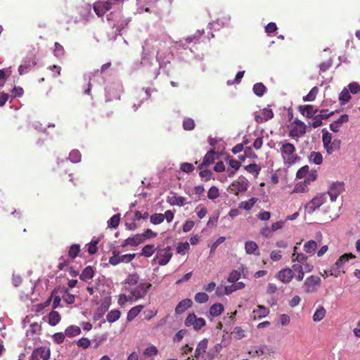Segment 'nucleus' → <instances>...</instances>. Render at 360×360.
Here are the masks:
<instances>
[{
	"label": "nucleus",
	"mask_w": 360,
	"mask_h": 360,
	"mask_svg": "<svg viewBox=\"0 0 360 360\" xmlns=\"http://www.w3.org/2000/svg\"><path fill=\"white\" fill-rule=\"evenodd\" d=\"M48 318H49V323L52 326L57 325L60 322V319H61L59 313L54 310L51 311L49 314Z\"/></svg>",
	"instance_id": "nucleus-32"
},
{
	"label": "nucleus",
	"mask_w": 360,
	"mask_h": 360,
	"mask_svg": "<svg viewBox=\"0 0 360 360\" xmlns=\"http://www.w3.org/2000/svg\"><path fill=\"white\" fill-rule=\"evenodd\" d=\"M54 55L56 57H60L64 54V49L58 42L55 43Z\"/></svg>",
	"instance_id": "nucleus-62"
},
{
	"label": "nucleus",
	"mask_w": 360,
	"mask_h": 360,
	"mask_svg": "<svg viewBox=\"0 0 360 360\" xmlns=\"http://www.w3.org/2000/svg\"><path fill=\"white\" fill-rule=\"evenodd\" d=\"M294 274V277L298 281H301L304 277V271H303V266L301 264L294 263L290 268Z\"/></svg>",
	"instance_id": "nucleus-24"
},
{
	"label": "nucleus",
	"mask_w": 360,
	"mask_h": 360,
	"mask_svg": "<svg viewBox=\"0 0 360 360\" xmlns=\"http://www.w3.org/2000/svg\"><path fill=\"white\" fill-rule=\"evenodd\" d=\"M98 243V240H91V241L86 245L88 247L87 251L89 255H94L98 251L97 244Z\"/></svg>",
	"instance_id": "nucleus-49"
},
{
	"label": "nucleus",
	"mask_w": 360,
	"mask_h": 360,
	"mask_svg": "<svg viewBox=\"0 0 360 360\" xmlns=\"http://www.w3.org/2000/svg\"><path fill=\"white\" fill-rule=\"evenodd\" d=\"M206 321L203 318H198L194 313H189L185 319L184 324L192 327L195 330H199L205 326Z\"/></svg>",
	"instance_id": "nucleus-9"
},
{
	"label": "nucleus",
	"mask_w": 360,
	"mask_h": 360,
	"mask_svg": "<svg viewBox=\"0 0 360 360\" xmlns=\"http://www.w3.org/2000/svg\"><path fill=\"white\" fill-rule=\"evenodd\" d=\"M165 216L162 213H155L150 216V221L155 225L160 224L164 221Z\"/></svg>",
	"instance_id": "nucleus-44"
},
{
	"label": "nucleus",
	"mask_w": 360,
	"mask_h": 360,
	"mask_svg": "<svg viewBox=\"0 0 360 360\" xmlns=\"http://www.w3.org/2000/svg\"><path fill=\"white\" fill-rule=\"evenodd\" d=\"M319 92V88L317 86H314L309 94L303 97L304 101H313L316 99V97Z\"/></svg>",
	"instance_id": "nucleus-43"
},
{
	"label": "nucleus",
	"mask_w": 360,
	"mask_h": 360,
	"mask_svg": "<svg viewBox=\"0 0 360 360\" xmlns=\"http://www.w3.org/2000/svg\"><path fill=\"white\" fill-rule=\"evenodd\" d=\"M155 250V248L154 245H146L142 248L141 255L144 256L146 257H149L153 255Z\"/></svg>",
	"instance_id": "nucleus-38"
},
{
	"label": "nucleus",
	"mask_w": 360,
	"mask_h": 360,
	"mask_svg": "<svg viewBox=\"0 0 360 360\" xmlns=\"http://www.w3.org/2000/svg\"><path fill=\"white\" fill-rule=\"evenodd\" d=\"M249 186L248 180L244 177H239L238 179L233 181L229 187L230 193L238 195L240 193L245 192Z\"/></svg>",
	"instance_id": "nucleus-8"
},
{
	"label": "nucleus",
	"mask_w": 360,
	"mask_h": 360,
	"mask_svg": "<svg viewBox=\"0 0 360 360\" xmlns=\"http://www.w3.org/2000/svg\"><path fill=\"white\" fill-rule=\"evenodd\" d=\"M65 334L63 333H56L53 335V341L56 344H61L65 340Z\"/></svg>",
	"instance_id": "nucleus-63"
},
{
	"label": "nucleus",
	"mask_w": 360,
	"mask_h": 360,
	"mask_svg": "<svg viewBox=\"0 0 360 360\" xmlns=\"http://www.w3.org/2000/svg\"><path fill=\"white\" fill-rule=\"evenodd\" d=\"M244 268L241 266L238 270H233L227 278L229 283H235L241 277V274L243 272Z\"/></svg>",
	"instance_id": "nucleus-28"
},
{
	"label": "nucleus",
	"mask_w": 360,
	"mask_h": 360,
	"mask_svg": "<svg viewBox=\"0 0 360 360\" xmlns=\"http://www.w3.org/2000/svg\"><path fill=\"white\" fill-rule=\"evenodd\" d=\"M90 344V340L86 338H82L77 341V345L83 349L88 348Z\"/></svg>",
	"instance_id": "nucleus-61"
},
{
	"label": "nucleus",
	"mask_w": 360,
	"mask_h": 360,
	"mask_svg": "<svg viewBox=\"0 0 360 360\" xmlns=\"http://www.w3.org/2000/svg\"><path fill=\"white\" fill-rule=\"evenodd\" d=\"M351 99V96L349 94V91L347 89H344L339 96V100L342 102V103L345 104L347 103Z\"/></svg>",
	"instance_id": "nucleus-51"
},
{
	"label": "nucleus",
	"mask_w": 360,
	"mask_h": 360,
	"mask_svg": "<svg viewBox=\"0 0 360 360\" xmlns=\"http://www.w3.org/2000/svg\"><path fill=\"white\" fill-rule=\"evenodd\" d=\"M298 110L300 113L309 118L314 117L319 111L317 108H314V105H300Z\"/></svg>",
	"instance_id": "nucleus-21"
},
{
	"label": "nucleus",
	"mask_w": 360,
	"mask_h": 360,
	"mask_svg": "<svg viewBox=\"0 0 360 360\" xmlns=\"http://www.w3.org/2000/svg\"><path fill=\"white\" fill-rule=\"evenodd\" d=\"M257 198H251L247 201H243L239 204V208L244 209L245 210H250L254 206V205L257 202Z\"/></svg>",
	"instance_id": "nucleus-36"
},
{
	"label": "nucleus",
	"mask_w": 360,
	"mask_h": 360,
	"mask_svg": "<svg viewBox=\"0 0 360 360\" xmlns=\"http://www.w3.org/2000/svg\"><path fill=\"white\" fill-rule=\"evenodd\" d=\"M269 313V310L263 305H258L257 309L253 311L254 319H262L266 316Z\"/></svg>",
	"instance_id": "nucleus-27"
},
{
	"label": "nucleus",
	"mask_w": 360,
	"mask_h": 360,
	"mask_svg": "<svg viewBox=\"0 0 360 360\" xmlns=\"http://www.w3.org/2000/svg\"><path fill=\"white\" fill-rule=\"evenodd\" d=\"M321 280L320 277L317 276H310L307 277L304 283L303 288L304 292L306 293H312L316 292L319 286L321 285Z\"/></svg>",
	"instance_id": "nucleus-6"
},
{
	"label": "nucleus",
	"mask_w": 360,
	"mask_h": 360,
	"mask_svg": "<svg viewBox=\"0 0 360 360\" xmlns=\"http://www.w3.org/2000/svg\"><path fill=\"white\" fill-rule=\"evenodd\" d=\"M80 333L81 329L79 326H70L65 330V335L70 338L77 336Z\"/></svg>",
	"instance_id": "nucleus-35"
},
{
	"label": "nucleus",
	"mask_w": 360,
	"mask_h": 360,
	"mask_svg": "<svg viewBox=\"0 0 360 360\" xmlns=\"http://www.w3.org/2000/svg\"><path fill=\"white\" fill-rule=\"evenodd\" d=\"M68 159L73 163H77L81 161V153L78 150H72L70 154Z\"/></svg>",
	"instance_id": "nucleus-47"
},
{
	"label": "nucleus",
	"mask_w": 360,
	"mask_h": 360,
	"mask_svg": "<svg viewBox=\"0 0 360 360\" xmlns=\"http://www.w3.org/2000/svg\"><path fill=\"white\" fill-rule=\"evenodd\" d=\"M310 181L309 179H305L304 181V184H297L294 189L295 192H304L305 190V187L307 184H309Z\"/></svg>",
	"instance_id": "nucleus-59"
},
{
	"label": "nucleus",
	"mask_w": 360,
	"mask_h": 360,
	"mask_svg": "<svg viewBox=\"0 0 360 360\" xmlns=\"http://www.w3.org/2000/svg\"><path fill=\"white\" fill-rule=\"evenodd\" d=\"M120 221V214H116L113 215L108 221V227H110L112 229H116Z\"/></svg>",
	"instance_id": "nucleus-45"
},
{
	"label": "nucleus",
	"mask_w": 360,
	"mask_h": 360,
	"mask_svg": "<svg viewBox=\"0 0 360 360\" xmlns=\"http://www.w3.org/2000/svg\"><path fill=\"white\" fill-rule=\"evenodd\" d=\"M307 259L308 257L307 255L302 252H300L299 254H296V257H292V262L295 263L297 262L298 264H302L304 263L306 261H307Z\"/></svg>",
	"instance_id": "nucleus-53"
},
{
	"label": "nucleus",
	"mask_w": 360,
	"mask_h": 360,
	"mask_svg": "<svg viewBox=\"0 0 360 360\" xmlns=\"http://www.w3.org/2000/svg\"><path fill=\"white\" fill-rule=\"evenodd\" d=\"M39 52L38 46H30L27 47L24 60L35 66L37 65V54Z\"/></svg>",
	"instance_id": "nucleus-16"
},
{
	"label": "nucleus",
	"mask_w": 360,
	"mask_h": 360,
	"mask_svg": "<svg viewBox=\"0 0 360 360\" xmlns=\"http://www.w3.org/2000/svg\"><path fill=\"white\" fill-rule=\"evenodd\" d=\"M142 236L143 242L147 238H155L157 236L158 233L153 232L151 229H147L144 231V233L140 234Z\"/></svg>",
	"instance_id": "nucleus-58"
},
{
	"label": "nucleus",
	"mask_w": 360,
	"mask_h": 360,
	"mask_svg": "<svg viewBox=\"0 0 360 360\" xmlns=\"http://www.w3.org/2000/svg\"><path fill=\"white\" fill-rule=\"evenodd\" d=\"M193 302L191 299L186 298L180 301L175 308V312L176 314H181L187 309L192 306Z\"/></svg>",
	"instance_id": "nucleus-23"
},
{
	"label": "nucleus",
	"mask_w": 360,
	"mask_h": 360,
	"mask_svg": "<svg viewBox=\"0 0 360 360\" xmlns=\"http://www.w3.org/2000/svg\"><path fill=\"white\" fill-rule=\"evenodd\" d=\"M280 145V153L285 165H291L300 160L292 143L285 141L281 142Z\"/></svg>",
	"instance_id": "nucleus-1"
},
{
	"label": "nucleus",
	"mask_w": 360,
	"mask_h": 360,
	"mask_svg": "<svg viewBox=\"0 0 360 360\" xmlns=\"http://www.w3.org/2000/svg\"><path fill=\"white\" fill-rule=\"evenodd\" d=\"M216 152L214 149L209 150L205 155L202 162L199 165V169H202L203 167H207L212 165L216 159Z\"/></svg>",
	"instance_id": "nucleus-22"
},
{
	"label": "nucleus",
	"mask_w": 360,
	"mask_h": 360,
	"mask_svg": "<svg viewBox=\"0 0 360 360\" xmlns=\"http://www.w3.org/2000/svg\"><path fill=\"white\" fill-rule=\"evenodd\" d=\"M355 257V255L352 253H345L340 256L330 269V275L338 277L340 274H344V264L349 262L350 259H354Z\"/></svg>",
	"instance_id": "nucleus-3"
},
{
	"label": "nucleus",
	"mask_w": 360,
	"mask_h": 360,
	"mask_svg": "<svg viewBox=\"0 0 360 360\" xmlns=\"http://www.w3.org/2000/svg\"><path fill=\"white\" fill-rule=\"evenodd\" d=\"M143 308V305H138L132 307L127 313V321H131L134 320Z\"/></svg>",
	"instance_id": "nucleus-31"
},
{
	"label": "nucleus",
	"mask_w": 360,
	"mask_h": 360,
	"mask_svg": "<svg viewBox=\"0 0 360 360\" xmlns=\"http://www.w3.org/2000/svg\"><path fill=\"white\" fill-rule=\"evenodd\" d=\"M309 161L316 165H321L323 161L322 155L319 152H311L309 155Z\"/></svg>",
	"instance_id": "nucleus-42"
},
{
	"label": "nucleus",
	"mask_w": 360,
	"mask_h": 360,
	"mask_svg": "<svg viewBox=\"0 0 360 360\" xmlns=\"http://www.w3.org/2000/svg\"><path fill=\"white\" fill-rule=\"evenodd\" d=\"M80 252V245L79 244L72 245L68 252L69 259L72 262Z\"/></svg>",
	"instance_id": "nucleus-29"
},
{
	"label": "nucleus",
	"mask_w": 360,
	"mask_h": 360,
	"mask_svg": "<svg viewBox=\"0 0 360 360\" xmlns=\"http://www.w3.org/2000/svg\"><path fill=\"white\" fill-rule=\"evenodd\" d=\"M94 275L95 270L94 267L91 266H88L82 270V274L79 275V278L83 281L87 282L88 281L93 278Z\"/></svg>",
	"instance_id": "nucleus-25"
},
{
	"label": "nucleus",
	"mask_w": 360,
	"mask_h": 360,
	"mask_svg": "<svg viewBox=\"0 0 360 360\" xmlns=\"http://www.w3.org/2000/svg\"><path fill=\"white\" fill-rule=\"evenodd\" d=\"M276 277L283 283H289L294 278V274L290 268L286 267L279 271Z\"/></svg>",
	"instance_id": "nucleus-18"
},
{
	"label": "nucleus",
	"mask_w": 360,
	"mask_h": 360,
	"mask_svg": "<svg viewBox=\"0 0 360 360\" xmlns=\"http://www.w3.org/2000/svg\"><path fill=\"white\" fill-rule=\"evenodd\" d=\"M245 249L246 253L248 255H252V254H254L256 255H259V247H258L257 244L254 241H252V240L247 241L245 243Z\"/></svg>",
	"instance_id": "nucleus-26"
},
{
	"label": "nucleus",
	"mask_w": 360,
	"mask_h": 360,
	"mask_svg": "<svg viewBox=\"0 0 360 360\" xmlns=\"http://www.w3.org/2000/svg\"><path fill=\"white\" fill-rule=\"evenodd\" d=\"M134 301L133 298L131 297V295H125V294H122L119 296V298H118V304L121 306H123L127 302H132Z\"/></svg>",
	"instance_id": "nucleus-54"
},
{
	"label": "nucleus",
	"mask_w": 360,
	"mask_h": 360,
	"mask_svg": "<svg viewBox=\"0 0 360 360\" xmlns=\"http://www.w3.org/2000/svg\"><path fill=\"white\" fill-rule=\"evenodd\" d=\"M120 314L118 309L111 310L108 313L106 319L109 323H113L120 319Z\"/></svg>",
	"instance_id": "nucleus-37"
},
{
	"label": "nucleus",
	"mask_w": 360,
	"mask_h": 360,
	"mask_svg": "<svg viewBox=\"0 0 360 360\" xmlns=\"http://www.w3.org/2000/svg\"><path fill=\"white\" fill-rule=\"evenodd\" d=\"M349 91L354 94L360 91V85L357 82H352L348 85Z\"/></svg>",
	"instance_id": "nucleus-64"
},
{
	"label": "nucleus",
	"mask_w": 360,
	"mask_h": 360,
	"mask_svg": "<svg viewBox=\"0 0 360 360\" xmlns=\"http://www.w3.org/2000/svg\"><path fill=\"white\" fill-rule=\"evenodd\" d=\"M326 311L324 309V307L321 305H319L316 308V309L313 315V321L315 322H319V321H321L326 316Z\"/></svg>",
	"instance_id": "nucleus-30"
},
{
	"label": "nucleus",
	"mask_w": 360,
	"mask_h": 360,
	"mask_svg": "<svg viewBox=\"0 0 360 360\" xmlns=\"http://www.w3.org/2000/svg\"><path fill=\"white\" fill-rule=\"evenodd\" d=\"M326 196L325 194H321L314 197L310 202L306 205V210L308 213L311 214L316 209L319 208L325 202Z\"/></svg>",
	"instance_id": "nucleus-14"
},
{
	"label": "nucleus",
	"mask_w": 360,
	"mask_h": 360,
	"mask_svg": "<svg viewBox=\"0 0 360 360\" xmlns=\"http://www.w3.org/2000/svg\"><path fill=\"white\" fill-rule=\"evenodd\" d=\"M185 202L186 198L182 196H173L169 200V202L172 205L183 206Z\"/></svg>",
	"instance_id": "nucleus-46"
},
{
	"label": "nucleus",
	"mask_w": 360,
	"mask_h": 360,
	"mask_svg": "<svg viewBox=\"0 0 360 360\" xmlns=\"http://www.w3.org/2000/svg\"><path fill=\"white\" fill-rule=\"evenodd\" d=\"M139 276L138 274H129L124 280V282L123 283L124 288L129 292L131 289H132L134 287H135L139 283Z\"/></svg>",
	"instance_id": "nucleus-19"
},
{
	"label": "nucleus",
	"mask_w": 360,
	"mask_h": 360,
	"mask_svg": "<svg viewBox=\"0 0 360 360\" xmlns=\"http://www.w3.org/2000/svg\"><path fill=\"white\" fill-rule=\"evenodd\" d=\"M266 91V88L262 82L256 83L253 86V91L257 96H262Z\"/></svg>",
	"instance_id": "nucleus-39"
},
{
	"label": "nucleus",
	"mask_w": 360,
	"mask_h": 360,
	"mask_svg": "<svg viewBox=\"0 0 360 360\" xmlns=\"http://www.w3.org/2000/svg\"><path fill=\"white\" fill-rule=\"evenodd\" d=\"M108 309V304H101L95 313V318L100 319Z\"/></svg>",
	"instance_id": "nucleus-52"
},
{
	"label": "nucleus",
	"mask_w": 360,
	"mask_h": 360,
	"mask_svg": "<svg viewBox=\"0 0 360 360\" xmlns=\"http://www.w3.org/2000/svg\"><path fill=\"white\" fill-rule=\"evenodd\" d=\"M208 300L209 296L205 292H198L195 295V301L200 304L205 303Z\"/></svg>",
	"instance_id": "nucleus-50"
},
{
	"label": "nucleus",
	"mask_w": 360,
	"mask_h": 360,
	"mask_svg": "<svg viewBox=\"0 0 360 360\" xmlns=\"http://www.w3.org/2000/svg\"><path fill=\"white\" fill-rule=\"evenodd\" d=\"M112 5V4L109 1H96L94 4V10L98 16L102 17L111 9Z\"/></svg>",
	"instance_id": "nucleus-15"
},
{
	"label": "nucleus",
	"mask_w": 360,
	"mask_h": 360,
	"mask_svg": "<svg viewBox=\"0 0 360 360\" xmlns=\"http://www.w3.org/2000/svg\"><path fill=\"white\" fill-rule=\"evenodd\" d=\"M307 126L304 122L295 120L291 124L288 136L292 139L298 141L299 139L306 134Z\"/></svg>",
	"instance_id": "nucleus-4"
},
{
	"label": "nucleus",
	"mask_w": 360,
	"mask_h": 360,
	"mask_svg": "<svg viewBox=\"0 0 360 360\" xmlns=\"http://www.w3.org/2000/svg\"><path fill=\"white\" fill-rule=\"evenodd\" d=\"M244 169L249 173L253 174L257 176L261 170V167L256 163H252L249 165L245 166Z\"/></svg>",
	"instance_id": "nucleus-40"
},
{
	"label": "nucleus",
	"mask_w": 360,
	"mask_h": 360,
	"mask_svg": "<svg viewBox=\"0 0 360 360\" xmlns=\"http://www.w3.org/2000/svg\"><path fill=\"white\" fill-rule=\"evenodd\" d=\"M207 346L208 340L207 339H203L198 342L194 353L195 360H202L205 357Z\"/></svg>",
	"instance_id": "nucleus-17"
},
{
	"label": "nucleus",
	"mask_w": 360,
	"mask_h": 360,
	"mask_svg": "<svg viewBox=\"0 0 360 360\" xmlns=\"http://www.w3.org/2000/svg\"><path fill=\"white\" fill-rule=\"evenodd\" d=\"M158 353V348L154 345H150L143 352V356L145 357H150L156 356Z\"/></svg>",
	"instance_id": "nucleus-41"
},
{
	"label": "nucleus",
	"mask_w": 360,
	"mask_h": 360,
	"mask_svg": "<svg viewBox=\"0 0 360 360\" xmlns=\"http://www.w3.org/2000/svg\"><path fill=\"white\" fill-rule=\"evenodd\" d=\"M151 286L152 284L150 283H140L132 289H131L129 292L130 293L131 297L133 298L134 301H136L143 298L146 295L148 290Z\"/></svg>",
	"instance_id": "nucleus-5"
},
{
	"label": "nucleus",
	"mask_w": 360,
	"mask_h": 360,
	"mask_svg": "<svg viewBox=\"0 0 360 360\" xmlns=\"http://www.w3.org/2000/svg\"><path fill=\"white\" fill-rule=\"evenodd\" d=\"M51 356V350L46 347H40L34 349L30 356V360H49Z\"/></svg>",
	"instance_id": "nucleus-11"
},
{
	"label": "nucleus",
	"mask_w": 360,
	"mask_h": 360,
	"mask_svg": "<svg viewBox=\"0 0 360 360\" xmlns=\"http://www.w3.org/2000/svg\"><path fill=\"white\" fill-rule=\"evenodd\" d=\"M345 191V184L342 181H336L332 184L328 191V193L332 202L335 201L338 196Z\"/></svg>",
	"instance_id": "nucleus-12"
},
{
	"label": "nucleus",
	"mask_w": 360,
	"mask_h": 360,
	"mask_svg": "<svg viewBox=\"0 0 360 360\" xmlns=\"http://www.w3.org/2000/svg\"><path fill=\"white\" fill-rule=\"evenodd\" d=\"M349 121V115L347 114L342 115L337 120L330 124V129L333 132H339L342 124Z\"/></svg>",
	"instance_id": "nucleus-20"
},
{
	"label": "nucleus",
	"mask_w": 360,
	"mask_h": 360,
	"mask_svg": "<svg viewBox=\"0 0 360 360\" xmlns=\"http://www.w3.org/2000/svg\"><path fill=\"white\" fill-rule=\"evenodd\" d=\"M130 246H137L143 243L142 236L140 234H136L133 237L128 238Z\"/></svg>",
	"instance_id": "nucleus-48"
},
{
	"label": "nucleus",
	"mask_w": 360,
	"mask_h": 360,
	"mask_svg": "<svg viewBox=\"0 0 360 360\" xmlns=\"http://www.w3.org/2000/svg\"><path fill=\"white\" fill-rule=\"evenodd\" d=\"M317 247V243L313 240H311L304 243V250L308 254L313 255L314 254Z\"/></svg>",
	"instance_id": "nucleus-34"
},
{
	"label": "nucleus",
	"mask_w": 360,
	"mask_h": 360,
	"mask_svg": "<svg viewBox=\"0 0 360 360\" xmlns=\"http://www.w3.org/2000/svg\"><path fill=\"white\" fill-rule=\"evenodd\" d=\"M183 127L185 130H192L195 127V123L193 119L186 118L183 122Z\"/></svg>",
	"instance_id": "nucleus-55"
},
{
	"label": "nucleus",
	"mask_w": 360,
	"mask_h": 360,
	"mask_svg": "<svg viewBox=\"0 0 360 360\" xmlns=\"http://www.w3.org/2000/svg\"><path fill=\"white\" fill-rule=\"evenodd\" d=\"M112 253V256L109 258V263L113 266H116L120 263H129L136 257L135 254L120 255V252L117 250H113Z\"/></svg>",
	"instance_id": "nucleus-7"
},
{
	"label": "nucleus",
	"mask_w": 360,
	"mask_h": 360,
	"mask_svg": "<svg viewBox=\"0 0 360 360\" xmlns=\"http://www.w3.org/2000/svg\"><path fill=\"white\" fill-rule=\"evenodd\" d=\"M322 134L323 147L328 154H332L340 148L341 141L340 139H333L332 134L326 129H322Z\"/></svg>",
	"instance_id": "nucleus-2"
},
{
	"label": "nucleus",
	"mask_w": 360,
	"mask_h": 360,
	"mask_svg": "<svg viewBox=\"0 0 360 360\" xmlns=\"http://www.w3.org/2000/svg\"><path fill=\"white\" fill-rule=\"evenodd\" d=\"M219 189L216 186H212L207 193L209 199L214 200L219 197Z\"/></svg>",
	"instance_id": "nucleus-56"
},
{
	"label": "nucleus",
	"mask_w": 360,
	"mask_h": 360,
	"mask_svg": "<svg viewBox=\"0 0 360 360\" xmlns=\"http://www.w3.org/2000/svg\"><path fill=\"white\" fill-rule=\"evenodd\" d=\"M274 117L273 110L269 108H264L255 112V120L257 123H263Z\"/></svg>",
	"instance_id": "nucleus-13"
},
{
	"label": "nucleus",
	"mask_w": 360,
	"mask_h": 360,
	"mask_svg": "<svg viewBox=\"0 0 360 360\" xmlns=\"http://www.w3.org/2000/svg\"><path fill=\"white\" fill-rule=\"evenodd\" d=\"M23 62L24 63L20 65L18 68V72L20 75L27 72L30 68L33 67L32 64L26 63L25 60H23Z\"/></svg>",
	"instance_id": "nucleus-57"
},
{
	"label": "nucleus",
	"mask_w": 360,
	"mask_h": 360,
	"mask_svg": "<svg viewBox=\"0 0 360 360\" xmlns=\"http://www.w3.org/2000/svg\"><path fill=\"white\" fill-rule=\"evenodd\" d=\"M189 244L188 243H180L176 248V252L178 254H185V251L189 249Z\"/></svg>",
	"instance_id": "nucleus-60"
},
{
	"label": "nucleus",
	"mask_w": 360,
	"mask_h": 360,
	"mask_svg": "<svg viewBox=\"0 0 360 360\" xmlns=\"http://www.w3.org/2000/svg\"><path fill=\"white\" fill-rule=\"evenodd\" d=\"M224 310L222 304L217 303L212 304L210 308V314L212 316H217L220 315Z\"/></svg>",
	"instance_id": "nucleus-33"
},
{
	"label": "nucleus",
	"mask_w": 360,
	"mask_h": 360,
	"mask_svg": "<svg viewBox=\"0 0 360 360\" xmlns=\"http://www.w3.org/2000/svg\"><path fill=\"white\" fill-rule=\"evenodd\" d=\"M171 247L168 246L164 249L159 250L153 260L157 261L160 266L166 265L172 257Z\"/></svg>",
	"instance_id": "nucleus-10"
}]
</instances>
